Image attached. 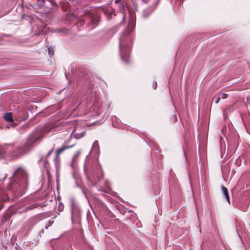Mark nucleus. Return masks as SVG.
Wrapping results in <instances>:
<instances>
[{"label":"nucleus","instance_id":"obj_6","mask_svg":"<svg viewBox=\"0 0 250 250\" xmlns=\"http://www.w3.org/2000/svg\"><path fill=\"white\" fill-rule=\"evenodd\" d=\"M17 121H25L27 118V114L26 111L23 109H20L14 116Z\"/></svg>","mask_w":250,"mask_h":250},{"label":"nucleus","instance_id":"obj_22","mask_svg":"<svg viewBox=\"0 0 250 250\" xmlns=\"http://www.w3.org/2000/svg\"><path fill=\"white\" fill-rule=\"evenodd\" d=\"M131 22H132V25L133 26V24H134V23H133V21H131Z\"/></svg>","mask_w":250,"mask_h":250},{"label":"nucleus","instance_id":"obj_19","mask_svg":"<svg viewBox=\"0 0 250 250\" xmlns=\"http://www.w3.org/2000/svg\"><path fill=\"white\" fill-rule=\"evenodd\" d=\"M16 125H17V124L14 123V124L12 125V127H15Z\"/></svg>","mask_w":250,"mask_h":250},{"label":"nucleus","instance_id":"obj_9","mask_svg":"<svg viewBox=\"0 0 250 250\" xmlns=\"http://www.w3.org/2000/svg\"><path fill=\"white\" fill-rule=\"evenodd\" d=\"M3 118L6 122L10 123H13L14 122L12 113L11 112L5 113L3 115Z\"/></svg>","mask_w":250,"mask_h":250},{"label":"nucleus","instance_id":"obj_13","mask_svg":"<svg viewBox=\"0 0 250 250\" xmlns=\"http://www.w3.org/2000/svg\"><path fill=\"white\" fill-rule=\"evenodd\" d=\"M218 94L219 96V97L220 98V99H225L228 96L227 94L222 93V92H219V93H218Z\"/></svg>","mask_w":250,"mask_h":250},{"label":"nucleus","instance_id":"obj_23","mask_svg":"<svg viewBox=\"0 0 250 250\" xmlns=\"http://www.w3.org/2000/svg\"><path fill=\"white\" fill-rule=\"evenodd\" d=\"M184 0H181L182 1H184Z\"/></svg>","mask_w":250,"mask_h":250},{"label":"nucleus","instance_id":"obj_17","mask_svg":"<svg viewBox=\"0 0 250 250\" xmlns=\"http://www.w3.org/2000/svg\"><path fill=\"white\" fill-rule=\"evenodd\" d=\"M105 14L107 15V16H110L109 15V13H110V10H107L105 11Z\"/></svg>","mask_w":250,"mask_h":250},{"label":"nucleus","instance_id":"obj_2","mask_svg":"<svg viewBox=\"0 0 250 250\" xmlns=\"http://www.w3.org/2000/svg\"><path fill=\"white\" fill-rule=\"evenodd\" d=\"M65 123L61 122L54 125H49L48 126L37 128L28 136L25 143L24 144L25 146L30 151L34 146L40 142L43 136L49 132H54L56 130V128L60 126H63Z\"/></svg>","mask_w":250,"mask_h":250},{"label":"nucleus","instance_id":"obj_8","mask_svg":"<svg viewBox=\"0 0 250 250\" xmlns=\"http://www.w3.org/2000/svg\"><path fill=\"white\" fill-rule=\"evenodd\" d=\"M72 146H63L61 148H58L56 150L55 153V159L56 160H60V156L62 153L65 150L71 147Z\"/></svg>","mask_w":250,"mask_h":250},{"label":"nucleus","instance_id":"obj_5","mask_svg":"<svg viewBox=\"0 0 250 250\" xmlns=\"http://www.w3.org/2000/svg\"><path fill=\"white\" fill-rule=\"evenodd\" d=\"M29 151V150L24 145H23L20 147L16 148L13 151V156L15 158H18Z\"/></svg>","mask_w":250,"mask_h":250},{"label":"nucleus","instance_id":"obj_12","mask_svg":"<svg viewBox=\"0 0 250 250\" xmlns=\"http://www.w3.org/2000/svg\"><path fill=\"white\" fill-rule=\"evenodd\" d=\"M48 55L50 57L53 56L54 54V47L52 46H47Z\"/></svg>","mask_w":250,"mask_h":250},{"label":"nucleus","instance_id":"obj_1","mask_svg":"<svg viewBox=\"0 0 250 250\" xmlns=\"http://www.w3.org/2000/svg\"><path fill=\"white\" fill-rule=\"evenodd\" d=\"M13 181L9 184L10 189L16 196H21L26 191L28 186V175L22 167H19L10 178Z\"/></svg>","mask_w":250,"mask_h":250},{"label":"nucleus","instance_id":"obj_11","mask_svg":"<svg viewBox=\"0 0 250 250\" xmlns=\"http://www.w3.org/2000/svg\"><path fill=\"white\" fill-rule=\"evenodd\" d=\"M39 205L38 203L33 204L29 205V206H27V207H26L22 211H24L25 212H26L29 210L37 208L38 207H39Z\"/></svg>","mask_w":250,"mask_h":250},{"label":"nucleus","instance_id":"obj_14","mask_svg":"<svg viewBox=\"0 0 250 250\" xmlns=\"http://www.w3.org/2000/svg\"><path fill=\"white\" fill-rule=\"evenodd\" d=\"M220 100V98L218 94H216L213 97V100L214 101L215 104H218Z\"/></svg>","mask_w":250,"mask_h":250},{"label":"nucleus","instance_id":"obj_21","mask_svg":"<svg viewBox=\"0 0 250 250\" xmlns=\"http://www.w3.org/2000/svg\"><path fill=\"white\" fill-rule=\"evenodd\" d=\"M86 114V112L85 111L83 113H81L80 114L81 116H83V115H85Z\"/></svg>","mask_w":250,"mask_h":250},{"label":"nucleus","instance_id":"obj_7","mask_svg":"<svg viewBox=\"0 0 250 250\" xmlns=\"http://www.w3.org/2000/svg\"><path fill=\"white\" fill-rule=\"evenodd\" d=\"M158 4L154 3L150 7L144 9L142 13V16L145 18H148L157 7Z\"/></svg>","mask_w":250,"mask_h":250},{"label":"nucleus","instance_id":"obj_4","mask_svg":"<svg viewBox=\"0 0 250 250\" xmlns=\"http://www.w3.org/2000/svg\"><path fill=\"white\" fill-rule=\"evenodd\" d=\"M103 172L100 166L96 164L92 168L88 178L93 184L97 183L103 177Z\"/></svg>","mask_w":250,"mask_h":250},{"label":"nucleus","instance_id":"obj_16","mask_svg":"<svg viewBox=\"0 0 250 250\" xmlns=\"http://www.w3.org/2000/svg\"><path fill=\"white\" fill-rule=\"evenodd\" d=\"M53 151V148L51 149L47 154L46 156V158H48V157L50 156V155H51V154L52 153V152Z\"/></svg>","mask_w":250,"mask_h":250},{"label":"nucleus","instance_id":"obj_15","mask_svg":"<svg viewBox=\"0 0 250 250\" xmlns=\"http://www.w3.org/2000/svg\"><path fill=\"white\" fill-rule=\"evenodd\" d=\"M143 2L145 3H147L150 0H141ZM154 3H155L156 4H158L160 0H153Z\"/></svg>","mask_w":250,"mask_h":250},{"label":"nucleus","instance_id":"obj_10","mask_svg":"<svg viewBox=\"0 0 250 250\" xmlns=\"http://www.w3.org/2000/svg\"><path fill=\"white\" fill-rule=\"evenodd\" d=\"M221 190L225 197H226L227 202L229 204H230V199L228 189L225 186H223L221 187Z\"/></svg>","mask_w":250,"mask_h":250},{"label":"nucleus","instance_id":"obj_18","mask_svg":"<svg viewBox=\"0 0 250 250\" xmlns=\"http://www.w3.org/2000/svg\"><path fill=\"white\" fill-rule=\"evenodd\" d=\"M172 116L174 118V122H176L177 120L176 116L175 115H172Z\"/></svg>","mask_w":250,"mask_h":250},{"label":"nucleus","instance_id":"obj_3","mask_svg":"<svg viewBox=\"0 0 250 250\" xmlns=\"http://www.w3.org/2000/svg\"><path fill=\"white\" fill-rule=\"evenodd\" d=\"M133 29V27H131L130 31L128 28L125 29L119 39L120 54L122 61L125 62L130 61L129 51L130 49L131 39L129 33Z\"/></svg>","mask_w":250,"mask_h":250},{"label":"nucleus","instance_id":"obj_20","mask_svg":"<svg viewBox=\"0 0 250 250\" xmlns=\"http://www.w3.org/2000/svg\"><path fill=\"white\" fill-rule=\"evenodd\" d=\"M122 16H123V21H125V14L122 13Z\"/></svg>","mask_w":250,"mask_h":250}]
</instances>
